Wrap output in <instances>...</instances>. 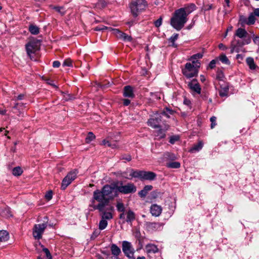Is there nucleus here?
<instances>
[{"mask_svg": "<svg viewBox=\"0 0 259 259\" xmlns=\"http://www.w3.org/2000/svg\"><path fill=\"white\" fill-rule=\"evenodd\" d=\"M114 34L116 37L124 41H131L133 39L131 36L126 34L125 33L123 32L118 29H114L113 30Z\"/></svg>", "mask_w": 259, "mask_h": 259, "instance_id": "nucleus-15", "label": "nucleus"}, {"mask_svg": "<svg viewBox=\"0 0 259 259\" xmlns=\"http://www.w3.org/2000/svg\"><path fill=\"white\" fill-rule=\"evenodd\" d=\"M248 25H252L255 23V16L251 13H250L247 18Z\"/></svg>", "mask_w": 259, "mask_h": 259, "instance_id": "nucleus-38", "label": "nucleus"}, {"mask_svg": "<svg viewBox=\"0 0 259 259\" xmlns=\"http://www.w3.org/2000/svg\"><path fill=\"white\" fill-rule=\"evenodd\" d=\"M28 30L33 35H37L39 33V28L34 24H30L29 26Z\"/></svg>", "mask_w": 259, "mask_h": 259, "instance_id": "nucleus-26", "label": "nucleus"}, {"mask_svg": "<svg viewBox=\"0 0 259 259\" xmlns=\"http://www.w3.org/2000/svg\"><path fill=\"white\" fill-rule=\"evenodd\" d=\"M179 139V137L178 136H172L169 139V143L173 144H174L176 141H178Z\"/></svg>", "mask_w": 259, "mask_h": 259, "instance_id": "nucleus-52", "label": "nucleus"}, {"mask_svg": "<svg viewBox=\"0 0 259 259\" xmlns=\"http://www.w3.org/2000/svg\"><path fill=\"white\" fill-rule=\"evenodd\" d=\"M116 190L117 191L122 194H129L135 193L137 191L136 185L131 182L127 183L123 185L122 181H118L116 182Z\"/></svg>", "mask_w": 259, "mask_h": 259, "instance_id": "nucleus-6", "label": "nucleus"}, {"mask_svg": "<svg viewBox=\"0 0 259 259\" xmlns=\"http://www.w3.org/2000/svg\"><path fill=\"white\" fill-rule=\"evenodd\" d=\"M153 189L152 185H146L144 188L138 192L139 196L141 198H145L148 192Z\"/></svg>", "mask_w": 259, "mask_h": 259, "instance_id": "nucleus-21", "label": "nucleus"}, {"mask_svg": "<svg viewBox=\"0 0 259 259\" xmlns=\"http://www.w3.org/2000/svg\"><path fill=\"white\" fill-rule=\"evenodd\" d=\"M60 66V62L58 61H55L53 63V66L55 68H58Z\"/></svg>", "mask_w": 259, "mask_h": 259, "instance_id": "nucleus-59", "label": "nucleus"}, {"mask_svg": "<svg viewBox=\"0 0 259 259\" xmlns=\"http://www.w3.org/2000/svg\"><path fill=\"white\" fill-rule=\"evenodd\" d=\"M252 14L254 16L259 17V8H257L254 10Z\"/></svg>", "mask_w": 259, "mask_h": 259, "instance_id": "nucleus-60", "label": "nucleus"}, {"mask_svg": "<svg viewBox=\"0 0 259 259\" xmlns=\"http://www.w3.org/2000/svg\"><path fill=\"white\" fill-rule=\"evenodd\" d=\"M136 219V214L132 210L130 209L126 212V222L132 223Z\"/></svg>", "mask_w": 259, "mask_h": 259, "instance_id": "nucleus-22", "label": "nucleus"}, {"mask_svg": "<svg viewBox=\"0 0 259 259\" xmlns=\"http://www.w3.org/2000/svg\"><path fill=\"white\" fill-rule=\"evenodd\" d=\"M195 93L199 94L203 100H206L209 95L206 88H204L202 90L198 83H195Z\"/></svg>", "mask_w": 259, "mask_h": 259, "instance_id": "nucleus-13", "label": "nucleus"}, {"mask_svg": "<svg viewBox=\"0 0 259 259\" xmlns=\"http://www.w3.org/2000/svg\"><path fill=\"white\" fill-rule=\"evenodd\" d=\"M146 225L147 228L151 230H155L160 227V224L156 222H146Z\"/></svg>", "mask_w": 259, "mask_h": 259, "instance_id": "nucleus-25", "label": "nucleus"}, {"mask_svg": "<svg viewBox=\"0 0 259 259\" xmlns=\"http://www.w3.org/2000/svg\"><path fill=\"white\" fill-rule=\"evenodd\" d=\"M216 64V61L215 60H212L210 61L209 64V67L210 69H213L215 67Z\"/></svg>", "mask_w": 259, "mask_h": 259, "instance_id": "nucleus-55", "label": "nucleus"}, {"mask_svg": "<svg viewBox=\"0 0 259 259\" xmlns=\"http://www.w3.org/2000/svg\"><path fill=\"white\" fill-rule=\"evenodd\" d=\"M108 204H105L101 209L97 208L98 204H96L95 202H91L89 205L90 207H92L94 210H98L100 213L101 218L106 220H110L113 218V212L114 208L113 206L110 205L105 208Z\"/></svg>", "mask_w": 259, "mask_h": 259, "instance_id": "nucleus-3", "label": "nucleus"}, {"mask_svg": "<svg viewBox=\"0 0 259 259\" xmlns=\"http://www.w3.org/2000/svg\"><path fill=\"white\" fill-rule=\"evenodd\" d=\"M120 160H125L127 161H130L132 160V157L129 154L122 155L120 157Z\"/></svg>", "mask_w": 259, "mask_h": 259, "instance_id": "nucleus-48", "label": "nucleus"}, {"mask_svg": "<svg viewBox=\"0 0 259 259\" xmlns=\"http://www.w3.org/2000/svg\"><path fill=\"white\" fill-rule=\"evenodd\" d=\"M146 249L148 253H156L158 252L159 249L155 244L149 243L146 245Z\"/></svg>", "mask_w": 259, "mask_h": 259, "instance_id": "nucleus-20", "label": "nucleus"}, {"mask_svg": "<svg viewBox=\"0 0 259 259\" xmlns=\"http://www.w3.org/2000/svg\"><path fill=\"white\" fill-rule=\"evenodd\" d=\"M220 90H219V95L221 97H226L228 96L229 92V85L228 83L223 81V82H220Z\"/></svg>", "mask_w": 259, "mask_h": 259, "instance_id": "nucleus-17", "label": "nucleus"}, {"mask_svg": "<svg viewBox=\"0 0 259 259\" xmlns=\"http://www.w3.org/2000/svg\"><path fill=\"white\" fill-rule=\"evenodd\" d=\"M47 226V223L35 224L34 226L32 229V234L35 239L39 240L42 238V235Z\"/></svg>", "mask_w": 259, "mask_h": 259, "instance_id": "nucleus-9", "label": "nucleus"}, {"mask_svg": "<svg viewBox=\"0 0 259 259\" xmlns=\"http://www.w3.org/2000/svg\"><path fill=\"white\" fill-rule=\"evenodd\" d=\"M64 100L66 101L72 100L76 98L75 96L72 94H67L64 96Z\"/></svg>", "mask_w": 259, "mask_h": 259, "instance_id": "nucleus-42", "label": "nucleus"}, {"mask_svg": "<svg viewBox=\"0 0 259 259\" xmlns=\"http://www.w3.org/2000/svg\"><path fill=\"white\" fill-rule=\"evenodd\" d=\"M100 233V231H97V230L93 232V234L92 235L91 238H96L97 237H98L99 236Z\"/></svg>", "mask_w": 259, "mask_h": 259, "instance_id": "nucleus-58", "label": "nucleus"}, {"mask_svg": "<svg viewBox=\"0 0 259 259\" xmlns=\"http://www.w3.org/2000/svg\"><path fill=\"white\" fill-rule=\"evenodd\" d=\"M77 173L76 169L69 172L62 180L61 189L63 190H65L72 182L76 178Z\"/></svg>", "mask_w": 259, "mask_h": 259, "instance_id": "nucleus-7", "label": "nucleus"}, {"mask_svg": "<svg viewBox=\"0 0 259 259\" xmlns=\"http://www.w3.org/2000/svg\"><path fill=\"white\" fill-rule=\"evenodd\" d=\"M203 121V119H202L201 117H198L197 120V123L198 126H200L201 124L202 123Z\"/></svg>", "mask_w": 259, "mask_h": 259, "instance_id": "nucleus-61", "label": "nucleus"}, {"mask_svg": "<svg viewBox=\"0 0 259 259\" xmlns=\"http://www.w3.org/2000/svg\"><path fill=\"white\" fill-rule=\"evenodd\" d=\"M23 172L22 168L20 166H17L14 167L12 170V174L15 176H19Z\"/></svg>", "mask_w": 259, "mask_h": 259, "instance_id": "nucleus-33", "label": "nucleus"}, {"mask_svg": "<svg viewBox=\"0 0 259 259\" xmlns=\"http://www.w3.org/2000/svg\"><path fill=\"white\" fill-rule=\"evenodd\" d=\"M165 155L170 160H173L176 158L175 155L174 154L170 153H166Z\"/></svg>", "mask_w": 259, "mask_h": 259, "instance_id": "nucleus-54", "label": "nucleus"}, {"mask_svg": "<svg viewBox=\"0 0 259 259\" xmlns=\"http://www.w3.org/2000/svg\"><path fill=\"white\" fill-rule=\"evenodd\" d=\"M218 47L220 49L222 50H225L227 49V48L223 44H220Z\"/></svg>", "mask_w": 259, "mask_h": 259, "instance_id": "nucleus-62", "label": "nucleus"}, {"mask_svg": "<svg viewBox=\"0 0 259 259\" xmlns=\"http://www.w3.org/2000/svg\"><path fill=\"white\" fill-rule=\"evenodd\" d=\"M179 34L175 33L173 34L169 38V41L172 44V46L176 47L177 46L175 45V42L178 39Z\"/></svg>", "mask_w": 259, "mask_h": 259, "instance_id": "nucleus-39", "label": "nucleus"}, {"mask_svg": "<svg viewBox=\"0 0 259 259\" xmlns=\"http://www.w3.org/2000/svg\"><path fill=\"white\" fill-rule=\"evenodd\" d=\"M107 225H108V222H107V220L101 218V220H100V221L99 222V229L100 230H103L106 228V227L107 226Z\"/></svg>", "mask_w": 259, "mask_h": 259, "instance_id": "nucleus-32", "label": "nucleus"}, {"mask_svg": "<svg viewBox=\"0 0 259 259\" xmlns=\"http://www.w3.org/2000/svg\"><path fill=\"white\" fill-rule=\"evenodd\" d=\"M246 63L251 70H254L256 67L254 59L251 57H248L246 60Z\"/></svg>", "mask_w": 259, "mask_h": 259, "instance_id": "nucleus-27", "label": "nucleus"}, {"mask_svg": "<svg viewBox=\"0 0 259 259\" xmlns=\"http://www.w3.org/2000/svg\"><path fill=\"white\" fill-rule=\"evenodd\" d=\"M0 214L4 217H10L12 216L11 212L9 207H5L0 210Z\"/></svg>", "mask_w": 259, "mask_h": 259, "instance_id": "nucleus-29", "label": "nucleus"}, {"mask_svg": "<svg viewBox=\"0 0 259 259\" xmlns=\"http://www.w3.org/2000/svg\"><path fill=\"white\" fill-rule=\"evenodd\" d=\"M202 57H203L202 53H197V54H195V59L201 58Z\"/></svg>", "mask_w": 259, "mask_h": 259, "instance_id": "nucleus-64", "label": "nucleus"}, {"mask_svg": "<svg viewBox=\"0 0 259 259\" xmlns=\"http://www.w3.org/2000/svg\"><path fill=\"white\" fill-rule=\"evenodd\" d=\"M112 256L111 259H120L119 257L121 254L120 248L115 244H111L110 246Z\"/></svg>", "mask_w": 259, "mask_h": 259, "instance_id": "nucleus-16", "label": "nucleus"}, {"mask_svg": "<svg viewBox=\"0 0 259 259\" xmlns=\"http://www.w3.org/2000/svg\"><path fill=\"white\" fill-rule=\"evenodd\" d=\"M158 130L155 132V136L158 137L159 139H163L165 137V131L161 127L158 128Z\"/></svg>", "mask_w": 259, "mask_h": 259, "instance_id": "nucleus-31", "label": "nucleus"}, {"mask_svg": "<svg viewBox=\"0 0 259 259\" xmlns=\"http://www.w3.org/2000/svg\"><path fill=\"white\" fill-rule=\"evenodd\" d=\"M224 78V75L223 71L221 70H218L217 72V79L221 82H223V78Z\"/></svg>", "mask_w": 259, "mask_h": 259, "instance_id": "nucleus-36", "label": "nucleus"}, {"mask_svg": "<svg viewBox=\"0 0 259 259\" xmlns=\"http://www.w3.org/2000/svg\"><path fill=\"white\" fill-rule=\"evenodd\" d=\"M210 121L211 122V124H210V128L211 129L213 128L217 124V118L215 116H212L211 117H210Z\"/></svg>", "mask_w": 259, "mask_h": 259, "instance_id": "nucleus-41", "label": "nucleus"}, {"mask_svg": "<svg viewBox=\"0 0 259 259\" xmlns=\"http://www.w3.org/2000/svg\"><path fill=\"white\" fill-rule=\"evenodd\" d=\"M9 239V233L6 230L0 231V242H6Z\"/></svg>", "mask_w": 259, "mask_h": 259, "instance_id": "nucleus-24", "label": "nucleus"}, {"mask_svg": "<svg viewBox=\"0 0 259 259\" xmlns=\"http://www.w3.org/2000/svg\"><path fill=\"white\" fill-rule=\"evenodd\" d=\"M122 102H123V105L124 106H127L128 105H129L131 104V99L126 98L125 99H122Z\"/></svg>", "mask_w": 259, "mask_h": 259, "instance_id": "nucleus-51", "label": "nucleus"}, {"mask_svg": "<svg viewBox=\"0 0 259 259\" xmlns=\"http://www.w3.org/2000/svg\"><path fill=\"white\" fill-rule=\"evenodd\" d=\"M161 121V116L158 112H156L154 116L150 118L147 121V124L153 128L161 127L160 123Z\"/></svg>", "mask_w": 259, "mask_h": 259, "instance_id": "nucleus-12", "label": "nucleus"}, {"mask_svg": "<svg viewBox=\"0 0 259 259\" xmlns=\"http://www.w3.org/2000/svg\"><path fill=\"white\" fill-rule=\"evenodd\" d=\"M203 146V143L202 141H199L197 144L195 145V151H199Z\"/></svg>", "mask_w": 259, "mask_h": 259, "instance_id": "nucleus-47", "label": "nucleus"}, {"mask_svg": "<svg viewBox=\"0 0 259 259\" xmlns=\"http://www.w3.org/2000/svg\"><path fill=\"white\" fill-rule=\"evenodd\" d=\"M130 176H131V178H129L130 180H131L133 178H139L141 181H153L156 178V174L154 172L150 171L139 170H135L134 169H132Z\"/></svg>", "mask_w": 259, "mask_h": 259, "instance_id": "nucleus-4", "label": "nucleus"}, {"mask_svg": "<svg viewBox=\"0 0 259 259\" xmlns=\"http://www.w3.org/2000/svg\"><path fill=\"white\" fill-rule=\"evenodd\" d=\"M122 94L124 98L133 99L135 97L134 88L131 85H128L124 87Z\"/></svg>", "mask_w": 259, "mask_h": 259, "instance_id": "nucleus-14", "label": "nucleus"}, {"mask_svg": "<svg viewBox=\"0 0 259 259\" xmlns=\"http://www.w3.org/2000/svg\"><path fill=\"white\" fill-rule=\"evenodd\" d=\"M174 113V111L173 110H172L171 109H170L168 108H165L162 110V111L159 114H160L161 116H162V115H163V116L166 117L167 118H169L170 115H172Z\"/></svg>", "mask_w": 259, "mask_h": 259, "instance_id": "nucleus-28", "label": "nucleus"}, {"mask_svg": "<svg viewBox=\"0 0 259 259\" xmlns=\"http://www.w3.org/2000/svg\"><path fill=\"white\" fill-rule=\"evenodd\" d=\"M183 103L184 105L188 106L189 109H191L192 108V103L191 101L187 99L186 97H184Z\"/></svg>", "mask_w": 259, "mask_h": 259, "instance_id": "nucleus-46", "label": "nucleus"}, {"mask_svg": "<svg viewBox=\"0 0 259 259\" xmlns=\"http://www.w3.org/2000/svg\"><path fill=\"white\" fill-rule=\"evenodd\" d=\"M53 9L55 10L57 12L61 13L62 15H64L65 14L64 12H62L61 11V10L63 9V7H54Z\"/></svg>", "mask_w": 259, "mask_h": 259, "instance_id": "nucleus-53", "label": "nucleus"}, {"mask_svg": "<svg viewBox=\"0 0 259 259\" xmlns=\"http://www.w3.org/2000/svg\"><path fill=\"white\" fill-rule=\"evenodd\" d=\"M24 97H25L24 94H20L17 97V100H21L24 99Z\"/></svg>", "mask_w": 259, "mask_h": 259, "instance_id": "nucleus-63", "label": "nucleus"}, {"mask_svg": "<svg viewBox=\"0 0 259 259\" xmlns=\"http://www.w3.org/2000/svg\"><path fill=\"white\" fill-rule=\"evenodd\" d=\"M43 251L45 252L46 257L48 259H52V256L51 255V254L49 251V250L47 248H44L42 249Z\"/></svg>", "mask_w": 259, "mask_h": 259, "instance_id": "nucleus-49", "label": "nucleus"}, {"mask_svg": "<svg viewBox=\"0 0 259 259\" xmlns=\"http://www.w3.org/2000/svg\"><path fill=\"white\" fill-rule=\"evenodd\" d=\"M39 41L36 39H33L26 44V51L28 56L31 58V55L35 53L38 50Z\"/></svg>", "mask_w": 259, "mask_h": 259, "instance_id": "nucleus-8", "label": "nucleus"}, {"mask_svg": "<svg viewBox=\"0 0 259 259\" xmlns=\"http://www.w3.org/2000/svg\"><path fill=\"white\" fill-rule=\"evenodd\" d=\"M162 17L160 16L157 20L154 21V24L156 27L158 28L161 25L162 23Z\"/></svg>", "mask_w": 259, "mask_h": 259, "instance_id": "nucleus-44", "label": "nucleus"}, {"mask_svg": "<svg viewBox=\"0 0 259 259\" xmlns=\"http://www.w3.org/2000/svg\"><path fill=\"white\" fill-rule=\"evenodd\" d=\"M122 250L124 255L129 258H134L135 249L132 243L127 241L122 242Z\"/></svg>", "mask_w": 259, "mask_h": 259, "instance_id": "nucleus-10", "label": "nucleus"}, {"mask_svg": "<svg viewBox=\"0 0 259 259\" xmlns=\"http://www.w3.org/2000/svg\"><path fill=\"white\" fill-rule=\"evenodd\" d=\"M96 138L95 135L92 132H89L88 134L87 137L85 138V141L87 143H89Z\"/></svg>", "mask_w": 259, "mask_h": 259, "instance_id": "nucleus-34", "label": "nucleus"}, {"mask_svg": "<svg viewBox=\"0 0 259 259\" xmlns=\"http://www.w3.org/2000/svg\"><path fill=\"white\" fill-rule=\"evenodd\" d=\"M181 164L179 162L174 161L166 163V166L170 168H178L180 167Z\"/></svg>", "mask_w": 259, "mask_h": 259, "instance_id": "nucleus-30", "label": "nucleus"}, {"mask_svg": "<svg viewBox=\"0 0 259 259\" xmlns=\"http://www.w3.org/2000/svg\"><path fill=\"white\" fill-rule=\"evenodd\" d=\"M248 33L247 31L243 28H238L235 33V35L237 37L243 38H245L247 36Z\"/></svg>", "mask_w": 259, "mask_h": 259, "instance_id": "nucleus-23", "label": "nucleus"}, {"mask_svg": "<svg viewBox=\"0 0 259 259\" xmlns=\"http://www.w3.org/2000/svg\"><path fill=\"white\" fill-rule=\"evenodd\" d=\"M147 6V3L145 0L133 1L130 5L131 13L135 18L144 11Z\"/></svg>", "mask_w": 259, "mask_h": 259, "instance_id": "nucleus-5", "label": "nucleus"}, {"mask_svg": "<svg viewBox=\"0 0 259 259\" xmlns=\"http://www.w3.org/2000/svg\"><path fill=\"white\" fill-rule=\"evenodd\" d=\"M116 182L112 185L106 184L101 190L97 189L93 192V197L91 202H98L97 208H102L105 204H108L110 201L117 195Z\"/></svg>", "mask_w": 259, "mask_h": 259, "instance_id": "nucleus-1", "label": "nucleus"}, {"mask_svg": "<svg viewBox=\"0 0 259 259\" xmlns=\"http://www.w3.org/2000/svg\"><path fill=\"white\" fill-rule=\"evenodd\" d=\"M117 210L119 212H124L125 207L123 203L118 202L116 204Z\"/></svg>", "mask_w": 259, "mask_h": 259, "instance_id": "nucleus-40", "label": "nucleus"}, {"mask_svg": "<svg viewBox=\"0 0 259 259\" xmlns=\"http://www.w3.org/2000/svg\"><path fill=\"white\" fill-rule=\"evenodd\" d=\"M162 207L160 205L154 204L150 207V212L153 216L158 217L162 212Z\"/></svg>", "mask_w": 259, "mask_h": 259, "instance_id": "nucleus-19", "label": "nucleus"}, {"mask_svg": "<svg viewBox=\"0 0 259 259\" xmlns=\"http://www.w3.org/2000/svg\"><path fill=\"white\" fill-rule=\"evenodd\" d=\"M194 10L193 4H188L183 8L176 10L170 18L171 26L178 31L182 29L188 20V15Z\"/></svg>", "mask_w": 259, "mask_h": 259, "instance_id": "nucleus-2", "label": "nucleus"}, {"mask_svg": "<svg viewBox=\"0 0 259 259\" xmlns=\"http://www.w3.org/2000/svg\"><path fill=\"white\" fill-rule=\"evenodd\" d=\"M107 27L106 26H97L95 28L94 30L95 31H101V30H104V29H107Z\"/></svg>", "mask_w": 259, "mask_h": 259, "instance_id": "nucleus-57", "label": "nucleus"}, {"mask_svg": "<svg viewBox=\"0 0 259 259\" xmlns=\"http://www.w3.org/2000/svg\"><path fill=\"white\" fill-rule=\"evenodd\" d=\"M182 73L188 79L194 76V61H192V63H187L185 67L182 68Z\"/></svg>", "mask_w": 259, "mask_h": 259, "instance_id": "nucleus-11", "label": "nucleus"}, {"mask_svg": "<svg viewBox=\"0 0 259 259\" xmlns=\"http://www.w3.org/2000/svg\"><path fill=\"white\" fill-rule=\"evenodd\" d=\"M52 197H53V192L51 190L47 192L45 195V198L48 200H50L52 198Z\"/></svg>", "mask_w": 259, "mask_h": 259, "instance_id": "nucleus-50", "label": "nucleus"}, {"mask_svg": "<svg viewBox=\"0 0 259 259\" xmlns=\"http://www.w3.org/2000/svg\"><path fill=\"white\" fill-rule=\"evenodd\" d=\"M194 79L190 81H186L189 88L191 90V93L194 95Z\"/></svg>", "mask_w": 259, "mask_h": 259, "instance_id": "nucleus-35", "label": "nucleus"}, {"mask_svg": "<svg viewBox=\"0 0 259 259\" xmlns=\"http://www.w3.org/2000/svg\"><path fill=\"white\" fill-rule=\"evenodd\" d=\"M219 59L220 61L225 64H230V62L225 54H222L220 56Z\"/></svg>", "mask_w": 259, "mask_h": 259, "instance_id": "nucleus-37", "label": "nucleus"}, {"mask_svg": "<svg viewBox=\"0 0 259 259\" xmlns=\"http://www.w3.org/2000/svg\"><path fill=\"white\" fill-rule=\"evenodd\" d=\"M239 22L242 26L244 24L248 25L247 18L244 16H241L240 17Z\"/></svg>", "mask_w": 259, "mask_h": 259, "instance_id": "nucleus-43", "label": "nucleus"}, {"mask_svg": "<svg viewBox=\"0 0 259 259\" xmlns=\"http://www.w3.org/2000/svg\"><path fill=\"white\" fill-rule=\"evenodd\" d=\"M63 66H68L72 67V61L70 59H65L63 63Z\"/></svg>", "mask_w": 259, "mask_h": 259, "instance_id": "nucleus-45", "label": "nucleus"}, {"mask_svg": "<svg viewBox=\"0 0 259 259\" xmlns=\"http://www.w3.org/2000/svg\"><path fill=\"white\" fill-rule=\"evenodd\" d=\"M101 145H103V146L111 147L113 149L116 148L118 147L117 141L111 140L109 137L105 139H104L102 141Z\"/></svg>", "mask_w": 259, "mask_h": 259, "instance_id": "nucleus-18", "label": "nucleus"}, {"mask_svg": "<svg viewBox=\"0 0 259 259\" xmlns=\"http://www.w3.org/2000/svg\"><path fill=\"white\" fill-rule=\"evenodd\" d=\"M23 106L24 104L23 103H17L13 106V108L19 110L20 109V107H23Z\"/></svg>", "mask_w": 259, "mask_h": 259, "instance_id": "nucleus-56", "label": "nucleus"}]
</instances>
